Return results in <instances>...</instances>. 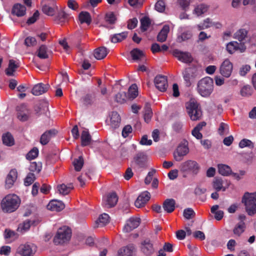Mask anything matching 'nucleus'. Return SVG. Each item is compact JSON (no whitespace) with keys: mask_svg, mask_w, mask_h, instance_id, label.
<instances>
[{"mask_svg":"<svg viewBox=\"0 0 256 256\" xmlns=\"http://www.w3.org/2000/svg\"><path fill=\"white\" fill-rule=\"evenodd\" d=\"M24 43L28 46H34L36 44V40L34 38L28 36L25 39Z\"/></svg>","mask_w":256,"mask_h":256,"instance_id":"63","label":"nucleus"},{"mask_svg":"<svg viewBox=\"0 0 256 256\" xmlns=\"http://www.w3.org/2000/svg\"><path fill=\"white\" fill-rule=\"evenodd\" d=\"M36 252V246L28 242L21 244L18 246L14 256H34Z\"/></svg>","mask_w":256,"mask_h":256,"instance_id":"6","label":"nucleus"},{"mask_svg":"<svg viewBox=\"0 0 256 256\" xmlns=\"http://www.w3.org/2000/svg\"><path fill=\"white\" fill-rule=\"evenodd\" d=\"M138 95L137 86L136 84H132L128 88V98L134 99Z\"/></svg>","mask_w":256,"mask_h":256,"instance_id":"42","label":"nucleus"},{"mask_svg":"<svg viewBox=\"0 0 256 256\" xmlns=\"http://www.w3.org/2000/svg\"><path fill=\"white\" fill-rule=\"evenodd\" d=\"M209 6L207 4H201L196 6L193 11V14L198 16L206 13L208 10Z\"/></svg>","mask_w":256,"mask_h":256,"instance_id":"33","label":"nucleus"},{"mask_svg":"<svg viewBox=\"0 0 256 256\" xmlns=\"http://www.w3.org/2000/svg\"><path fill=\"white\" fill-rule=\"evenodd\" d=\"M218 172L224 176H228L232 173L231 168L228 165L219 164L218 166Z\"/></svg>","mask_w":256,"mask_h":256,"instance_id":"38","label":"nucleus"},{"mask_svg":"<svg viewBox=\"0 0 256 256\" xmlns=\"http://www.w3.org/2000/svg\"><path fill=\"white\" fill-rule=\"evenodd\" d=\"M187 113L190 120L196 121L200 120L202 116V112L200 104L194 100H190L186 104Z\"/></svg>","mask_w":256,"mask_h":256,"instance_id":"3","label":"nucleus"},{"mask_svg":"<svg viewBox=\"0 0 256 256\" xmlns=\"http://www.w3.org/2000/svg\"><path fill=\"white\" fill-rule=\"evenodd\" d=\"M38 56L40 58H48L47 54V48L44 45L41 46L38 50Z\"/></svg>","mask_w":256,"mask_h":256,"instance_id":"55","label":"nucleus"},{"mask_svg":"<svg viewBox=\"0 0 256 256\" xmlns=\"http://www.w3.org/2000/svg\"><path fill=\"white\" fill-rule=\"evenodd\" d=\"M176 202L174 199H166L163 203V208L168 213L172 212L175 208Z\"/></svg>","mask_w":256,"mask_h":256,"instance_id":"29","label":"nucleus"},{"mask_svg":"<svg viewBox=\"0 0 256 256\" xmlns=\"http://www.w3.org/2000/svg\"><path fill=\"white\" fill-rule=\"evenodd\" d=\"M4 236L5 239L12 238L14 240L18 236V235L16 232L10 229L5 230Z\"/></svg>","mask_w":256,"mask_h":256,"instance_id":"53","label":"nucleus"},{"mask_svg":"<svg viewBox=\"0 0 256 256\" xmlns=\"http://www.w3.org/2000/svg\"><path fill=\"white\" fill-rule=\"evenodd\" d=\"M17 118L21 122L28 120L30 116V111L24 104H22L17 107Z\"/></svg>","mask_w":256,"mask_h":256,"instance_id":"11","label":"nucleus"},{"mask_svg":"<svg viewBox=\"0 0 256 256\" xmlns=\"http://www.w3.org/2000/svg\"><path fill=\"white\" fill-rule=\"evenodd\" d=\"M71 230L66 226L58 228L55 236L54 242L56 244H63L69 241L71 238Z\"/></svg>","mask_w":256,"mask_h":256,"instance_id":"5","label":"nucleus"},{"mask_svg":"<svg viewBox=\"0 0 256 256\" xmlns=\"http://www.w3.org/2000/svg\"><path fill=\"white\" fill-rule=\"evenodd\" d=\"M134 159V162L139 168H144L147 166L148 158L144 153L139 152L137 154Z\"/></svg>","mask_w":256,"mask_h":256,"instance_id":"20","label":"nucleus"},{"mask_svg":"<svg viewBox=\"0 0 256 256\" xmlns=\"http://www.w3.org/2000/svg\"><path fill=\"white\" fill-rule=\"evenodd\" d=\"M18 177V172L16 169L10 170L6 179V188H10L14 186Z\"/></svg>","mask_w":256,"mask_h":256,"instance_id":"21","label":"nucleus"},{"mask_svg":"<svg viewBox=\"0 0 256 256\" xmlns=\"http://www.w3.org/2000/svg\"><path fill=\"white\" fill-rule=\"evenodd\" d=\"M238 46V42H230L226 45V50L230 54H232L236 51Z\"/></svg>","mask_w":256,"mask_h":256,"instance_id":"51","label":"nucleus"},{"mask_svg":"<svg viewBox=\"0 0 256 256\" xmlns=\"http://www.w3.org/2000/svg\"><path fill=\"white\" fill-rule=\"evenodd\" d=\"M150 198V193L148 191H144L138 196L135 201L134 204L137 208H142L146 204Z\"/></svg>","mask_w":256,"mask_h":256,"instance_id":"19","label":"nucleus"},{"mask_svg":"<svg viewBox=\"0 0 256 256\" xmlns=\"http://www.w3.org/2000/svg\"><path fill=\"white\" fill-rule=\"evenodd\" d=\"M64 207V204L62 201L58 200H52L48 205V209L57 212L62 210Z\"/></svg>","mask_w":256,"mask_h":256,"instance_id":"23","label":"nucleus"},{"mask_svg":"<svg viewBox=\"0 0 256 256\" xmlns=\"http://www.w3.org/2000/svg\"><path fill=\"white\" fill-rule=\"evenodd\" d=\"M130 54L134 60H140L144 56L142 51L138 48H134L130 52Z\"/></svg>","mask_w":256,"mask_h":256,"instance_id":"52","label":"nucleus"},{"mask_svg":"<svg viewBox=\"0 0 256 256\" xmlns=\"http://www.w3.org/2000/svg\"><path fill=\"white\" fill-rule=\"evenodd\" d=\"M50 87L48 84L39 83L34 86L32 93L34 96H40L46 92Z\"/></svg>","mask_w":256,"mask_h":256,"instance_id":"22","label":"nucleus"},{"mask_svg":"<svg viewBox=\"0 0 256 256\" xmlns=\"http://www.w3.org/2000/svg\"><path fill=\"white\" fill-rule=\"evenodd\" d=\"M156 87L160 92H164L168 87V81L166 76L162 75L156 76L154 80Z\"/></svg>","mask_w":256,"mask_h":256,"instance_id":"15","label":"nucleus"},{"mask_svg":"<svg viewBox=\"0 0 256 256\" xmlns=\"http://www.w3.org/2000/svg\"><path fill=\"white\" fill-rule=\"evenodd\" d=\"M68 14L65 12L62 11L58 13L55 18V20L58 21L59 23L64 22L68 20Z\"/></svg>","mask_w":256,"mask_h":256,"instance_id":"47","label":"nucleus"},{"mask_svg":"<svg viewBox=\"0 0 256 256\" xmlns=\"http://www.w3.org/2000/svg\"><path fill=\"white\" fill-rule=\"evenodd\" d=\"M128 36V33L126 32L114 34L111 38L112 42L116 43L122 41L125 39Z\"/></svg>","mask_w":256,"mask_h":256,"instance_id":"43","label":"nucleus"},{"mask_svg":"<svg viewBox=\"0 0 256 256\" xmlns=\"http://www.w3.org/2000/svg\"><path fill=\"white\" fill-rule=\"evenodd\" d=\"M140 224V218H129L123 228L124 232H129L136 228Z\"/></svg>","mask_w":256,"mask_h":256,"instance_id":"18","label":"nucleus"},{"mask_svg":"<svg viewBox=\"0 0 256 256\" xmlns=\"http://www.w3.org/2000/svg\"><path fill=\"white\" fill-rule=\"evenodd\" d=\"M109 220V216L108 214L104 213L98 218V219L96 221V227L102 226L108 223Z\"/></svg>","mask_w":256,"mask_h":256,"instance_id":"39","label":"nucleus"},{"mask_svg":"<svg viewBox=\"0 0 256 256\" xmlns=\"http://www.w3.org/2000/svg\"><path fill=\"white\" fill-rule=\"evenodd\" d=\"M34 223V220H26L22 223L19 224L17 228V231L20 232L21 234H22L28 231L30 228V226Z\"/></svg>","mask_w":256,"mask_h":256,"instance_id":"31","label":"nucleus"},{"mask_svg":"<svg viewBox=\"0 0 256 256\" xmlns=\"http://www.w3.org/2000/svg\"><path fill=\"white\" fill-rule=\"evenodd\" d=\"M170 32V27L168 25H164L158 33L157 40L160 42H164L166 40L168 34Z\"/></svg>","mask_w":256,"mask_h":256,"instance_id":"32","label":"nucleus"},{"mask_svg":"<svg viewBox=\"0 0 256 256\" xmlns=\"http://www.w3.org/2000/svg\"><path fill=\"white\" fill-rule=\"evenodd\" d=\"M245 228L244 222H240L234 228V234L237 236H240L244 231Z\"/></svg>","mask_w":256,"mask_h":256,"instance_id":"45","label":"nucleus"},{"mask_svg":"<svg viewBox=\"0 0 256 256\" xmlns=\"http://www.w3.org/2000/svg\"><path fill=\"white\" fill-rule=\"evenodd\" d=\"M248 30L245 28H240L234 34V38L240 42H244L248 38Z\"/></svg>","mask_w":256,"mask_h":256,"instance_id":"26","label":"nucleus"},{"mask_svg":"<svg viewBox=\"0 0 256 256\" xmlns=\"http://www.w3.org/2000/svg\"><path fill=\"white\" fill-rule=\"evenodd\" d=\"M120 122V118L116 112H112L110 114V124L111 126L116 128L119 126Z\"/></svg>","mask_w":256,"mask_h":256,"instance_id":"28","label":"nucleus"},{"mask_svg":"<svg viewBox=\"0 0 256 256\" xmlns=\"http://www.w3.org/2000/svg\"><path fill=\"white\" fill-rule=\"evenodd\" d=\"M26 11V8L24 5L17 4L13 6L12 14L18 16H22L25 14Z\"/></svg>","mask_w":256,"mask_h":256,"instance_id":"30","label":"nucleus"},{"mask_svg":"<svg viewBox=\"0 0 256 256\" xmlns=\"http://www.w3.org/2000/svg\"><path fill=\"white\" fill-rule=\"evenodd\" d=\"M174 55L178 59L184 63H190L192 61V58L190 53L181 52L178 50H174Z\"/></svg>","mask_w":256,"mask_h":256,"instance_id":"17","label":"nucleus"},{"mask_svg":"<svg viewBox=\"0 0 256 256\" xmlns=\"http://www.w3.org/2000/svg\"><path fill=\"white\" fill-rule=\"evenodd\" d=\"M152 116V112L149 104H146L144 110V120L146 123H148Z\"/></svg>","mask_w":256,"mask_h":256,"instance_id":"44","label":"nucleus"},{"mask_svg":"<svg viewBox=\"0 0 256 256\" xmlns=\"http://www.w3.org/2000/svg\"><path fill=\"white\" fill-rule=\"evenodd\" d=\"M140 24L142 30V31H146L148 30L150 24V19L148 18L145 16L141 19Z\"/></svg>","mask_w":256,"mask_h":256,"instance_id":"56","label":"nucleus"},{"mask_svg":"<svg viewBox=\"0 0 256 256\" xmlns=\"http://www.w3.org/2000/svg\"><path fill=\"white\" fill-rule=\"evenodd\" d=\"M48 103L42 101L40 102L34 108V112L38 115L41 114L44 111L48 110Z\"/></svg>","mask_w":256,"mask_h":256,"instance_id":"41","label":"nucleus"},{"mask_svg":"<svg viewBox=\"0 0 256 256\" xmlns=\"http://www.w3.org/2000/svg\"><path fill=\"white\" fill-rule=\"evenodd\" d=\"M252 94V89L248 86H244L240 90V94L242 96L248 97L250 96Z\"/></svg>","mask_w":256,"mask_h":256,"instance_id":"49","label":"nucleus"},{"mask_svg":"<svg viewBox=\"0 0 256 256\" xmlns=\"http://www.w3.org/2000/svg\"><path fill=\"white\" fill-rule=\"evenodd\" d=\"M230 184V182L221 178H215L212 182L213 188L217 192L225 191L228 188Z\"/></svg>","mask_w":256,"mask_h":256,"instance_id":"13","label":"nucleus"},{"mask_svg":"<svg viewBox=\"0 0 256 256\" xmlns=\"http://www.w3.org/2000/svg\"><path fill=\"white\" fill-rule=\"evenodd\" d=\"M38 148H34L27 154L26 158L28 160H34L38 156Z\"/></svg>","mask_w":256,"mask_h":256,"instance_id":"57","label":"nucleus"},{"mask_svg":"<svg viewBox=\"0 0 256 256\" xmlns=\"http://www.w3.org/2000/svg\"><path fill=\"white\" fill-rule=\"evenodd\" d=\"M20 66L18 62L14 60H10L8 62V68L6 70V74L8 76H13L14 72Z\"/></svg>","mask_w":256,"mask_h":256,"instance_id":"27","label":"nucleus"},{"mask_svg":"<svg viewBox=\"0 0 256 256\" xmlns=\"http://www.w3.org/2000/svg\"><path fill=\"white\" fill-rule=\"evenodd\" d=\"M2 140L3 144L8 146H11L14 144V140L12 135L7 132L2 135Z\"/></svg>","mask_w":256,"mask_h":256,"instance_id":"36","label":"nucleus"},{"mask_svg":"<svg viewBox=\"0 0 256 256\" xmlns=\"http://www.w3.org/2000/svg\"><path fill=\"white\" fill-rule=\"evenodd\" d=\"M79 19L81 24L86 23L90 24L92 22L90 15L87 12H82L79 14Z\"/></svg>","mask_w":256,"mask_h":256,"instance_id":"40","label":"nucleus"},{"mask_svg":"<svg viewBox=\"0 0 256 256\" xmlns=\"http://www.w3.org/2000/svg\"><path fill=\"white\" fill-rule=\"evenodd\" d=\"M42 169V164L40 162L36 163V162H32L30 164L29 170L31 172H36L38 173Z\"/></svg>","mask_w":256,"mask_h":256,"instance_id":"59","label":"nucleus"},{"mask_svg":"<svg viewBox=\"0 0 256 256\" xmlns=\"http://www.w3.org/2000/svg\"><path fill=\"white\" fill-rule=\"evenodd\" d=\"M218 132L220 136L228 134L229 132L228 125L224 122H220Z\"/></svg>","mask_w":256,"mask_h":256,"instance_id":"46","label":"nucleus"},{"mask_svg":"<svg viewBox=\"0 0 256 256\" xmlns=\"http://www.w3.org/2000/svg\"><path fill=\"white\" fill-rule=\"evenodd\" d=\"M73 187L72 184H70L68 186L64 184H59L57 186V190L60 194L62 195H66L68 194Z\"/></svg>","mask_w":256,"mask_h":256,"instance_id":"37","label":"nucleus"},{"mask_svg":"<svg viewBox=\"0 0 256 256\" xmlns=\"http://www.w3.org/2000/svg\"><path fill=\"white\" fill-rule=\"evenodd\" d=\"M118 201V197L115 192H112L103 198L102 205L106 208L114 206Z\"/></svg>","mask_w":256,"mask_h":256,"instance_id":"12","label":"nucleus"},{"mask_svg":"<svg viewBox=\"0 0 256 256\" xmlns=\"http://www.w3.org/2000/svg\"><path fill=\"white\" fill-rule=\"evenodd\" d=\"M179 168L182 172L196 174L199 172L200 166L196 161L188 160L181 163Z\"/></svg>","mask_w":256,"mask_h":256,"instance_id":"7","label":"nucleus"},{"mask_svg":"<svg viewBox=\"0 0 256 256\" xmlns=\"http://www.w3.org/2000/svg\"><path fill=\"white\" fill-rule=\"evenodd\" d=\"M92 141V138L87 130L82 131L81 134V145L82 146H88Z\"/></svg>","mask_w":256,"mask_h":256,"instance_id":"34","label":"nucleus"},{"mask_svg":"<svg viewBox=\"0 0 256 256\" xmlns=\"http://www.w3.org/2000/svg\"><path fill=\"white\" fill-rule=\"evenodd\" d=\"M192 32L187 27H180L178 28L176 42L181 43L190 40L192 37Z\"/></svg>","mask_w":256,"mask_h":256,"instance_id":"9","label":"nucleus"},{"mask_svg":"<svg viewBox=\"0 0 256 256\" xmlns=\"http://www.w3.org/2000/svg\"><path fill=\"white\" fill-rule=\"evenodd\" d=\"M36 179L34 174L33 173H29L26 178L24 182V185L26 186H28L32 184Z\"/></svg>","mask_w":256,"mask_h":256,"instance_id":"62","label":"nucleus"},{"mask_svg":"<svg viewBox=\"0 0 256 256\" xmlns=\"http://www.w3.org/2000/svg\"><path fill=\"white\" fill-rule=\"evenodd\" d=\"M134 248L133 245L124 246L118 252V256H134Z\"/></svg>","mask_w":256,"mask_h":256,"instance_id":"25","label":"nucleus"},{"mask_svg":"<svg viewBox=\"0 0 256 256\" xmlns=\"http://www.w3.org/2000/svg\"><path fill=\"white\" fill-rule=\"evenodd\" d=\"M44 14L48 16H52L55 13V8L48 5H44L42 8Z\"/></svg>","mask_w":256,"mask_h":256,"instance_id":"58","label":"nucleus"},{"mask_svg":"<svg viewBox=\"0 0 256 256\" xmlns=\"http://www.w3.org/2000/svg\"><path fill=\"white\" fill-rule=\"evenodd\" d=\"M140 249L141 252L147 256L152 254L155 250L153 242L148 238L142 240L140 244Z\"/></svg>","mask_w":256,"mask_h":256,"instance_id":"10","label":"nucleus"},{"mask_svg":"<svg viewBox=\"0 0 256 256\" xmlns=\"http://www.w3.org/2000/svg\"><path fill=\"white\" fill-rule=\"evenodd\" d=\"M184 216L187 220L192 218L195 216V212L191 208H188L184 210Z\"/></svg>","mask_w":256,"mask_h":256,"instance_id":"60","label":"nucleus"},{"mask_svg":"<svg viewBox=\"0 0 256 256\" xmlns=\"http://www.w3.org/2000/svg\"><path fill=\"white\" fill-rule=\"evenodd\" d=\"M232 68V63L228 60L226 59L222 64L220 68V72L222 76L229 78L231 75Z\"/></svg>","mask_w":256,"mask_h":256,"instance_id":"14","label":"nucleus"},{"mask_svg":"<svg viewBox=\"0 0 256 256\" xmlns=\"http://www.w3.org/2000/svg\"><path fill=\"white\" fill-rule=\"evenodd\" d=\"M108 54V50L105 47H100L96 48L94 52V56L98 60H102L105 58Z\"/></svg>","mask_w":256,"mask_h":256,"instance_id":"35","label":"nucleus"},{"mask_svg":"<svg viewBox=\"0 0 256 256\" xmlns=\"http://www.w3.org/2000/svg\"><path fill=\"white\" fill-rule=\"evenodd\" d=\"M250 65L245 64L240 68L239 74L241 76H244L250 70Z\"/></svg>","mask_w":256,"mask_h":256,"instance_id":"64","label":"nucleus"},{"mask_svg":"<svg viewBox=\"0 0 256 256\" xmlns=\"http://www.w3.org/2000/svg\"><path fill=\"white\" fill-rule=\"evenodd\" d=\"M127 98V95L125 92H120L114 96L115 101L120 104H124Z\"/></svg>","mask_w":256,"mask_h":256,"instance_id":"48","label":"nucleus"},{"mask_svg":"<svg viewBox=\"0 0 256 256\" xmlns=\"http://www.w3.org/2000/svg\"><path fill=\"white\" fill-rule=\"evenodd\" d=\"M188 152L189 149L188 146L184 145H180L174 152V158L176 161L180 162Z\"/></svg>","mask_w":256,"mask_h":256,"instance_id":"16","label":"nucleus"},{"mask_svg":"<svg viewBox=\"0 0 256 256\" xmlns=\"http://www.w3.org/2000/svg\"><path fill=\"white\" fill-rule=\"evenodd\" d=\"M214 89L213 80L206 76L199 80L197 84V90L202 97H208L212 93Z\"/></svg>","mask_w":256,"mask_h":256,"instance_id":"2","label":"nucleus"},{"mask_svg":"<svg viewBox=\"0 0 256 256\" xmlns=\"http://www.w3.org/2000/svg\"><path fill=\"white\" fill-rule=\"evenodd\" d=\"M238 145L240 148L248 147L250 148H253L254 147V143L250 140L246 138L241 140Z\"/></svg>","mask_w":256,"mask_h":256,"instance_id":"54","label":"nucleus"},{"mask_svg":"<svg viewBox=\"0 0 256 256\" xmlns=\"http://www.w3.org/2000/svg\"><path fill=\"white\" fill-rule=\"evenodd\" d=\"M242 202L244 204L248 215L252 216L256 214V192H245Z\"/></svg>","mask_w":256,"mask_h":256,"instance_id":"4","label":"nucleus"},{"mask_svg":"<svg viewBox=\"0 0 256 256\" xmlns=\"http://www.w3.org/2000/svg\"><path fill=\"white\" fill-rule=\"evenodd\" d=\"M166 8V4L163 0H158L155 4V9L158 12H164Z\"/></svg>","mask_w":256,"mask_h":256,"instance_id":"61","label":"nucleus"},{"mask_svg":"<svg viewBox=\"0 0 256 256\" xmlns=\"http://www.w3.org/2000/svg\"><path fill=\"white\" fill-rule=\"evenodd\" d=\"M20 200L15 194H8L2 198L0 208L4 213H11L16 211L20 206Z\"/></svg>","mask_w":256,"mask_h":256,"instance_id":"1","label":"nucleus"},{"mask_svg":"<svg viewBox=\"0 0 256 256\" xmlns=\"http://www.w3.org/2000/svg\"><path fill=\"white\" fill-rule=\"evenodd\" d=\"M73 165L76 171H80L84 165V160L82 157L80 156L78 158L74 159L73 162Z\"/></svg>","mask_w":256,"mask_h":256,"instance_id":"50","label":"nucleus"},{"mask_svg":"<svg viewBox=\"0 0 256 256\" xmlns=\"http://www.w3.org/2000/svg\"><path fill=\"white\" fill-rule=\"evenodd\" d=\"M182 76L186 86L188 87L196 78L200 77V71L195 67L188 68L182 72Z\"/></svg>","mask_w":256,"mask_h":256,"instance_id":"8","label":"nucleus"},{"mask_svg":"<svg viewBox=\"0 0 256 256\" xmlns=\"http://www.w3.org/2000/svg\"><path fill=\"white\" fill-rule=\"evenodd\" d=\"M56 134V131L55 130H50L46 131L41 136L40 142L42 145L46 144L50 140V138L54 136Z\"/></svg>","mask_w":256,"mask_h":256,"instance_id":"24","label":"nucleus"}]
</instances>
